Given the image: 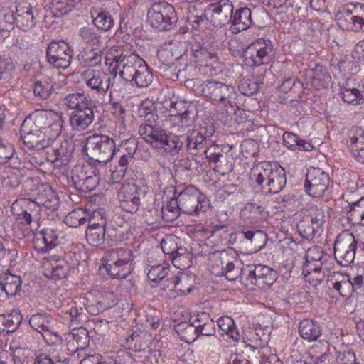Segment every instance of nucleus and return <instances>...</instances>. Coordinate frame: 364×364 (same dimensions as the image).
<instances>
[{
  "label": "nucleus",
  "instance_id": "1",
  "mask_svg": "<svg viewBox=\"0 0 364 364\" xmlns=\"http://www.w3.org/2000/svg\"><path fill=\"white\" fill-rule=\"evenodd\" d=\"M85 149L90 159L100 164H105L116 154V144L114 139L104 134H93L87 139Z\"/></svg>",
  "mask_w": 364,
  "mask_h": 364
},
{
  "label": "nucleus",
  "instance_id": "2",
  "mask_svg": "<svg viewBox=\"0 0 364 364\" xmlns=\"http://www.w3.org/2000/svg\"><path fill=\"white\" fill-rule=\"evenodd\" d=\"M25 194L34 196L35 203L51 212L58 209L60 199L58 194L46 183H40L33 178H28L24 184Z\"/></svg>",
  "mask_w": 364,
  "mask_h": 364
},
{
  "label": "nucleus",
  "instance_id": "3",
  "mask_svg": "<svg viewBox=\"0 0 364 364\" xmlns=\"http://www.w3.org/2000/svg\"><path fill=\"white\" fill-rule=\"evenodd\" d=\"M149 188L144 180L122 185L118 193L121 208L126 212L135 213L139 210L141 198H144Z\"/></svg>",
  "mask_w": 364,
  "mask_h": 364
},
{
  "label": "nucleus",
  "instance_id": "4",
  "mask_svg": "<svg viewBox=\"0 0 364 364\" xmlns=\"http://www.w3.org/2000/svg\"><path fill=\"white\" fill-rule=\"evenodd\" d=\"M176 198L182 210L188 215H199L207 208L206 198L194 186H188L178 194L176 192Z\"/></svg>",
  "mask_w": 364,
  "mask_h": 364
},
{
  "label": "nucleus",
  "instance_id": "5",
  "mask_svg": "<svg viewBox=\"0 0 364 364\" xmlns=\"http://www.w3.org/2000/svg\"><path fill=\"white\" fill-rule=\"evenodd\" d=\"M323 223V212L317 208H311L301 215L296 228L304 239L311 240L316 235H320Z\"/></svg>",
  "mask_w": 364,
  "mask_h": 364
},
{
  "label": "nucleus",
  "instance_id": "6",
  "mask_svg": "<svg viewBox=\"0 0 364 364\" xmlns=\"http://www.w3.org/2000/svg\"><path fill=\"white\" fill-rule=\"evenodd\" d=\"M74 151L73 144L67 139L60 144H50L43 149L41 155L45 159L51 163L54 168L61 169L69 166Z\"/></svg>",
  "mask_w": 364,
  "mask_h": 364
},
{
  "label": "nucleus",
  "instance_id": "7",
  "mask_svg": "<svg viewBox=\"0 0 364 364\" xmlns=\"http://www.w3.org/2000/svg\"><path fill=\"white\" fill-rule=\"evenodd\" d=\"M357 241L354 235L348 232L339 234L334 242V257L342 267H348L355 259Z\"/></svg>",
  "mask_w": 364,
  "mask_h": 364
},
{
  "label": "nucleus",
  "instance_id": "8",
  "mask_svg": "<svg viewBox=\"0 0 364 364\" xmlns=\"http://www.w3.org/2000/svg\"><path fill=\"white\" fill-rule=\"evenodd\" d=\"M242 279L259 288H269L277 280V272L266 265L257 264L241 269Z\"/></svg>",
  "mask_w": 364,
  "mask_h": 364
},
{
  "label": "nucleus",
  "instance_id": "9",
  "mask_svg": "<svg viewBox=\"0 0 364 364\" xmlns=\"http://www.w3.org/2000/svg\"><path fill=\"white\" fill-rule=\"evenodd\" d=\"M273 48L269 41L259 38L250 45L244 53L245 64L249 67L259 66L268 63Z\"/></svg>",
  "mask_w": 364,
  "mask_h": 364
},
{
  "label": "nucleus",
  "instance_id": "10",
  "mask_svg": "<svg viewBox=\"0 0 364 364\" xmlns=\"http://www.w3.org/2000/svg\"><path fill=\"white\" fill-rule=\"evenodd\" d=\"M48 62L58 69L68 68L72 60L73 49L64 41H52L46 49Z\"/></svg>",
  "mask_w": 364,
  "mask_h": 364
},
{
  "label": "nucleus",
  "instance_id": "11",
  "mask_svg": "<svg viewBox=\"0 0 364 364\" xmlns=\"http://www.w3.org/2000/svg\"><path fill=\"white\" fill-rule=\"evenodd\" d=\"M330 178L319 168H310L306 175L304 184L306 193L313 198L324 196L328 189Z\"/></svg>",
  "mask_w": 364,
  "mask_h": 364
},
{
  "label": "nucleus",
  "instance_id": "12",
  "mask_svg": "<svg viewBox=\"0 0 364 364\" xmlns=\"http://www.w3.org/2000/svg\"><path fill=\"white\" fill-rule=\"evenodd\" d=\"M31 125L30 119L23 121L20 129L21 137L28 148L39 151L42 155L43 149L49 145V139L45 132L31 127Z\"/></svg>",
  "mask_w": 364,
  "mask_h": 364
},
{
  "label": "nucleus",
  "instance_id": "13",
  "mask_svg": "<svg viewBox=\"0 0 364 364\" xmlns=\"http://www.w3.org/2000/svg\"><path fill=\"white\" fill-rule=\"evenodd\" d=\"M360 9L355 11L343 9L336 14L339 27L352 32H364V4H359Z\"/></svg>",
  "mask_w": 364,
  "mask_h": 364
},
{
  "label": "nucleus",
  "instance_id": "14",
  "mask_svg": "<svg viewBox=\"0 0 364 364\" xmlns=\"http://www.w3.org/2000/svg\"><path fill=\"white\" fill-rule=\"evenodd\" d=\"M54 319L48 314H36L31 316L29 324L41 334L46 342L55 343L60 340V336L55 331Z\"/></svg>",
  "mask_w": 364,
  "mask_h": 364
},
{
  "label": "nucleus",
  "instance_id": "15",
  "mask_svg": "<svg viewBox=\"0 0 364 364\" xmlns=\"http://www.w3.org/2000/svg\"><path fill=\"white\" fill-rule=\"evenodd\" d=\"M113 61L116 63L115 68L119 70V74L123 80L133 84V79L137 73L138 68L144 62L135 54L124 55L114 57Z\"/></svg>",
  "mask_w": 364,
  "mask_h": 364
},
{
  "label": "nucleus",
  "instance_id": "16",
  "mask_svg": "<svg viewBox=\"0 0 364 364\" xmlns=\"http://www.w3.org/2000/svg\"><path fill=\"white\" fill-rule=\"evenodd\" d=\"M203 95L213 101L220 102L228 100L231 104L230 99L235 94V87L220 82L207 80L201 85ZM232 106V105H230Z\"/></svg>",
  "mask_w": 364,
  "mask_h": 364
},
{
  "label": "nucleus",
  "instance_id": "17",
  "mask_svg": "<svg viewBox=\"0 0 364 364\" xmlns=\"http://www.w3.org/2000/svg\"><path fill=\"white\" fill-rule=\"evenodd\" d=\"M74 267L64 258L57 255H50L46 264L44 275L53 280H60L68 277Z\"/></svg>",
  "mask_w": 364,
  "mask_h": 364
},
{
  "label": "nucleus",
  "instance_id": "18",
  "mask_svg": "<svg viewBox=\"0 0 364 364\" xmlns=\"http://www.w3.org/2000/svg\"><path fill=\"white\" fill-rule=\"evenodd\" d=\"M233 4L230 0H219L210 4L207 12L210 14V21L214 25H225L232 21Z\"/></svg>",
  "mask_w": 364,
  "mask_h": 364
},
{
  "label": "nucleus",
  "instance_id": "19",
  "mask_svg": "<svg viewBox=\"0 0 364 364\" xmlns=\"http://www.w3.org/2000/svg\"><path fill=\"white\" fill-rule=\"evenodd\" d=\"M86 85L99 95H105L109 89L111 77L106 73L91 70L84 74Z\"/></svg>",
  "mask_w": 364,
  "mask_h": 364
},
{
  "label": "nucleus",
  "instance_id": "20",
  "mask_svg": "<svg viewBox=\"0 0 364 364\" xmlns=\"http://www.w3.org/2000/svg\"><path fill=\"white\" fill-rule=\"evenodd\" d=\"M328 286L332 291L337 292L341 297L346 300L353 295V287L350 278L348 274H343L339 272H333L328 276Z\"/></svg>",
  "mask_w": 364,
  "mask_h": 364
},
{
  "label": "nucleus",
  "instance_id": "21",
  "mask_svg": "<svg viewBox=\"0 0 364 364\" xmlns=\"http://www.w3.org/2000/svg\"><path fill=\"white\" fill-rule=\"evenodd\" d=\"M14 16L16 26L23 31H28L35 25V17L31 4L23 1L16 6Z\"/></svg>",
  "mask_w": 364,
  "mask_h": 364
},
{
  "label": "nucleus",
  "instance_id": "22",
  "mask_svg": "<svg viewBox=\"0 0 364 364\" xmlns=\"http://www.w3.org/2000/svg\"><path fill=\"white\" fill-rule=\"evenodd\" d=\"M205 134V128H200L199 131H193L190 134L183 135L186 149L195 155L205 150L208 144L210 143V136Z\"/></svg>",
  "mask_w": 364,
  "mask_h": 364
},
{
  "label": "nucleus",
  "instance_id": "23",
  "mask_svg": "<svg viewBox=\"0 0 364 364\" xmlns=\"http://www.w3.org/2000/svg\"><path fill=\"white\" fill-rule=\"evenodd\" d=\"M165 132L166 130L159 126L146 122L139 127V134L142 139L156 149H158L162 141Z\"/></svg>",
  "mask_w": 364,
  "mask_h": 364
},
{
  "label": "nucleus",
  "instance_id": "24",
  "mask_svg": "<svg viewBox=\"0 0 364 364\" xmlns=\"http://www.w3.org/2000/svg\"><path fill=\"white\" fill-rule=\"evenodd\" d=\"M77 35L83 44L94 50L103 48L105 43V38L102 37L95 28L90 26L80 28Z\"/></svg>",
  "mask_w": 364,
  "mask_h": 364
},
{
  "label": "nucleus",
  "instance_id": "25",
  "mask_svg": "<svg viewBox=\"0 0 364 364\" xmlns=\"http://www.w3.org/2000/svg\"><path fill=\"white\" fill-rule=\"evenodd\" d=\"M93 120V110L88 107L73 111L70 117V124L73 130L80 132L85 130Z\"/></svg>",
  "mask_w": 364,
  "mask_h": 364
},
{
  "label": "nucleus",
  "instance_id": "26",
  "mask_svg": "<svg viewBox=\"0 0 364 364\" xmlns=\"http://www.w3.org/2000/svg\"><path fill=\"white\" fill-rule=\"evenodd\" d=\"M90 14L92 23L97 30L108 32L113 28L114 20L109 11L101 8H93Z\"/></svg>",
  "mask_w": 364,
  "mask_h": 364
},
{
  "label": "nucleus",
  "instance_id": "27",
  "mask_svg": "<svg viewBox=\"0 0 364 364\" xmlns=\"http://www.w3.org/2000/svg\"><path fill=\"white\" fill-rule=\"evenodd\" d=\"M308 75L311 79V85L316 90L326 88L330 85L331 77L322 65L313 63L309 65Z\"/></svg>",
  "mask_w": 364,
  "mask_h": 364
},
{
  "label": "nucleus",
  "instance_id": "28",
  "mask_svg": "<svg viewBox=\"0 0 364 364\" xmlns=\"http://www.w3.org/2000/svg\"><path fill=\"white\" fill-rule=\"evenodd\" d=\"M183 145V135H177L166 131L163 136V140L159 144L158 149L164 150L166 153L175 155L180 152Z\"/></svg>",
  "mask_w": 364,
  "mask_h": 364
},
{
  "label": "nucleus",
  "instance_id": "29",
  "mask_svg": "<svg viewBox=\"0 0 364 364\" xmlns=\"http://www.w3.org/2000/svg\"><path fill=\"white\" fill-rule=\"evenodd\" d=\"M22 281L19 276L11 274L9 271L0 277V285L2 290L9 296H15L21 290Z\"/></svg>",
  "mask_w": 364,
  "mask_h": 364
},
{
  "label": "nucleus",
  "instance_id": "30",
  "mask_svg": "<svg viewBox=\"0 0 364 364\" xmlns=\"http://www.w3.org/2000/svg\"><path fill=\"white\" fill-rule=\"evenodd\" d=\"M252 11L247 7H240L236 9L233 13L232 18V25L235 26L237 31H245L252 25Z\"/></svg>",
  "mask_w": 364,
  "mask_h": 364
},
{
  "label": "nucleus",
  "instance_id": "31",
  "mask_svg": "<svg viewBox=\"0 0 364 364\" xmlns=\"http://www.w3.org/2000/svg\"><path fill=\"white\" fill-rule=\"evenodd\" d=\"M299 333L303 339L315 341L321 336V328L316 321L306 318L299 323Z\"/></svg>",
  "mask_w": 364,
  "mask_h": 364
},
{
  "label": "nucleus",
  "instance_id": "32",
  "mask_svg": "<svg viewBox=\"0 0 364 364\" xmlns=\"http://www.w3.org/2000/svg\"><path fill=\"white\" fill-rule=\"evenodd\" d=\"M101 268L104 269L112 278H126L133 269V267L130 264H123L122 262L114 261L109 262L105 257L102 259Z\"/></svg>",
  "mask_w": 364,
  "mask_h": 364
},
{
  "label": "nucleus",
  "instance_id": "33",
  "mask_svg": "<svg viewBox=\"0 0 364 364\" xmlns=\"http://www.w3.org/2000/svg\"><path fill=\"white\" fill-rule=\"evenodd\" d=\"M283 144L288 149L296 151H311L313 146L299 136L289 132H284L282 136Z\"/></svg>",
  "mask_w": 364,
  "mask_h": 364
},
{
  "label": "nucleus",
  "instance_id": "34",
  "mask_svg": "<svg viewBox=\"0 0 364 364\" xmlns=\"http://www.w3.org/2000/svg\"><path fill=\"white\" fill-rule=\"evenodd\" d=\"M168 189H169L170 192H173V196L167 201L166 204L162 207L161 213L165 220L172 222L179 217L182 210L176 198L175 187L171 186L168 187Z\"/></svg>",
  "mask_w": 364,
  "mask_h": 364
},
{
  "label": "nucleus",
  "instance_id": "35",
  "mask_svg": "<svg viewBox=\"0 0 364 364\" xmlns=\"http://www.w3.org/2000/svg\"><path fill=\"white\" fill-rule=\"evenodd\" d=\"M105 259L112 262L114 261L122 262L123 264H130L133 267V254L132 252L126 247H119L107 250L105 256Z\"/></svg>",
  "mask_w": 364,
  "mask_h": 364
},
{
  "label": "nucleus",
  "instance_id": "36",
  "mask_svg": "<svg viewBox=\"0 0 364 364\" xmlns=\"http://www.w3.org/2000/svg\"><path fill=\"white\" fill-rule=\"evenodd\" d=\"M85 238L92 246H104L105 241H107L106 227H102V224H100L97 227L87 228L85 231Z\"/></svg>",
  "mask_w": 364,
  "mask_h": 364
},
{
  "label": "nucleus",
  "instance_id": "37",
  "mask_svg": "<svg viewBox=\"0 0 364 364\" xmlns=\"http://www.w3.org/2000/svg\"><path fill=\"white\" fill-rule=\"evenodd\" d=\"M55 82L48 76H42L33 85V92L36 97L41 100L48 99L52 94Z\"/></svg>",
  "mask_w": 364,
  "mask_h": 364
},
{
  "label": "nucleus",
  "instance_id": "38",
  "mask_svg": "<svg viewBox=\"0 0 364 364\" xmlns=\"http://www.w3.org/2000/svg\"><path fill=\"white\" fill-rule=\"evenodd\" d=\"M276 166V164L269 162H263L257 166L254 171L256 183L259 186L265 183V186L267 188Z\"/></svg>",
  "mask_w": 364,
  "mask_h": 364
},
{
  "label": "nucleus",
  "instance_id": "39",
  "mask_svg": "<svg viewBox=\"0 0 364 364\" xmlns=\"http://www.w3.org/2000/svg\"><path fill=\"white\" fill-rule=\"evenodd\" d=\"M161 1L154 3L147 11V19L153 28H156L161 31H167V25L162 21L163 14L161 12Z\"/></svg>",
  "mask_w": 364,
  "mask_h": 364
},
{
  "label": "nucleus",
  "instance_id": "40",
  "mask_svg": "<svg viewBox=\"0 0 364 364\" xmlns=\"http://www.w3.org/2000/svg\"><path fill=\"white\" fill-rule=\"evenodd\" d=\"M241 233L247 240V242L250 243L252 250L255 252L260 250L266 245L267 235L262 230H242Z\"/></svg>",
  "mask_w": 364,
  "mask_h": 364
},
{
  "label": "nucleus",
  "instance_id": "41",
  "mask_svg": "<svg viewBox=\"0 0 364 364\" xmlns=\"http://www.w3.org/2000/svg\"><path fill=\"white\" fill-rule=\"evenodd\" d=\"M174 330L181 337V340L186 343H192L198 338L196 331L191 320L188 322L183 321L174 326Z\"/></svg>",
  "mask_w": 364,
  "mask_h": 364
},
{
  "label": "nucleus",
  "instance_id": "42",
  "mask_svg": "<svg viewBox=\"0 0 364 364\" xmlns=\"http://www.w3.org/2000/svg\"><path fill=\"white\" fill-rule=\"evenodd\" d=\"M53 114L50 112L40 111L34 113L33 117L26 118V119H30L31 127H36L46 134V130L53 120Z\"/></svg>",
  "mask_w": 364,
  "mask_h": 364
},
{
  "label": "nucleus",
  "instance_id": "43",
  "mask_svg": "<svg viewBox=\"0 0 364 364\" xmlns=\"http://www.w3.org/2000/svg\"><path fill=\"white\" fill-rule=\"evenodd\" d=\"M22 316L20 313L13 311L8 314H0V330L14 331L20 325Z\"/></svg>",
  "mask_w": 364,
  "mask_h": 364
},
{
  "label": "nucleus",
  "instance_id": "44",
  "mask_svg": "<svg viewBox=\"0 0 364 364\" xmlns=\"http://www.w3.org/2000/svg\"><path fill=\"white\" fill-rule=\"evenodd\" d=\"M270 179L271 181L267 187V191L272 193H277L281 191L287 183L284 169L277 166Z\"/></svg>",
  "mask_w": 364,
  "mask_h": 364
},
{
  "label": "nucleus",
  "instance_id": "45",
  "mask_svg": "<svg viewBox=\"0 0 364 364\" xmlns=\"http://www.w3.org/2000/svg\"><path fill=\"white\" fill-rule=\"evenodd\" d=\"M72 180L75 187L82 192H90L94 190L99 183V178L96 176H73Z\"/></svg>",
  "mask_w": 364,
  "mask_h": 364
},
{
  "label": "nucleus",
  "instance_id": "46",
  "mask_svg": "<svg viewBox=\"0 0 364 364\" xmlns=\"http://www.w3.org/2000/svg\"><path fill=\"white\" fill-rule=\"evenodd\" d=\"M89 102L85 95L80 92L69 94L64 99V105L75 110L88 107Z\"/></svg>",
  "mask_w": 364,
  "mask_h": 364
},
{
  "label": "nucleus",
  "instance_id": "47",
  "mask_svg": "<svg viewBox=\"0 0 364 364\" xmlns=\"http://www.w3.org/2000/svg\"><path fill=\"white\" fill-rule=\"evenodd\" d=\"M279 88L284 93L290 92V96L292 97H301L304 92L303 83L294 77H289L284 80Z\"/></svg>",
  "mask_w": 364,
  "mask_h": 364
},
{
  "label": "nucleus",
  "instance_id": "48",
  "mask_svg": "<svg viewBox=\"0 0 364 364\" xmlns=\"http://www.w3.org/2000/svg\"><path fill=\"white\" fill-rule=\"evenodd\" d=\"M348 219L353 223H360L364 225V198L352 204H349Z\"/></svg>",
  "mask_w": 364,
  "mask_h": 364
},
{
  "label": "nucleus",
  "instance_id": "49",
  "mask_svg": "<svg viewBox=\"0 0 364 364\" xmlns=\"http://www.w3.org/2000/svg\"><path fill=\"white\" fill-rule=\"evenodd\" d=\"M153 81V75L145 62L143 63L133 79V84L138 87H146Z\"/></svg>",
  "mask_w": 364,
  "mask_h": 364
},
{
  "label": "nucleus",
  "instance_id": "50",
  "mask_svg": "<svg viewBox=\"0 0 364 364\" xmlns=\"http://www.w3.org/2000/svg\"><path fill=\"white\" fill-rule=\"evenodd\" d=\"M163 14L162 21L168 26L167 31H170L175 26L178 21V16L173 5L166 1H161Z\"/></svg>",
  "mask_w": 364,
  "mask_h": 364
},
{
  "label": "nucleus",
  "instance_id": "51",
  "mask_svg": "<svg viewBox=\"0 0 364 364\" xmlns=\"http://www.w3.org/2000/svg\"><path fill=\"white\" fill-rule=\"evenodd\" d=\"M193 55L198 62H208L215 58V54L210 48L205 43H195L191 48Z\"/></svg>",
  "mask_w": 364,
  "mask_h": 364
},
{
  "label": "nucleus",
  "instance_id": "52",
  "mask_svg": "<svg viewBox=\"0 0 364 364\" xmlns=\"http://www.w3.org/2000/svg\"><path fill=\"white\" fill-rule=\"evenodd\" d=\"M33 248L38 252H46L54 248L48 238L46 230L35 234L33 239Z\"/></svg>",
  "mask_w": 364,
  "mask_h": 364
},
{
  "label": "nucleus",
  "instance_id": "53",
  "mask_svg": "<svg viewBox=\"0 0 364 364\" xmlns=\"http://www.w3.org/2000/svg\"><path fill=\"white\" fill-rule=\"evenodd\" d=\"M87 221V213L81 208H76L69 213L65 217L64 222L72 228H77L84 225Z\"/></svg>",
  "mask_w": 364,
  "mask_h": 364
},
{
  "label": "nucleus",
  "instance_id": "54",
  "mask_svg": "<svg viewBox=\"0 0 364 364\" xmlns=\"http://www.w3.org/2000/svg\"><path fill=\"white\" fill-rule=\"evenodd\" d=\"M214 170L224 176L233 170V158L229 154H224L221 157L213 161Z\"/></svg>",
  "mask_w": 364,
  "mask_h": 364
},
{
  "label": "nucleus",
  "instance_id": "55",
  "mask_svg": "<svg viewBox=\"0 0 364 364\" xmlns=\"http://www.w3.org/2000/svg\"><path fill=\"white\" fill-rule=\"evenodd\" d=\"M103 50L102 48L100 50H91L82 55L80 63L84 67H95L100 65L102 60Z\"/></svg>",
  "mask_w": 364,
  "mask_h": 364
},
{
  "label": "nucleus",
  "instance_id": "56",
  "mask_svg": "<svg viewBox=\"0 0 364 364\" xmlns=\"http://www.w3.org/2000/svg\"><path fill=\"white\" fill-rule=\"evenodd\" d=\"M188 277L186 274H181L179 276H174L167 278L165 282H168L167 288L171 291H181L183 294H189L192 291L193 285H190L187 289H182L180 287L181 283L187 282Z\"/></svg>",
  "mask_w": 364,
  "mask_h": 364
},
{
  "label": "nucleus",
  "instance_id": "57",
  "mask_svg": "<svg viewBox=\"0 0 364 364\" xmlns=\"http://www.w3.org/2000/svg\"><path fill=\"white\" fill-rule=\"evenodd\" d=\"M171 260L175 267L184 269L190 267L191 255L186 247H181Z\"/></svg>",
  "mask_w": 364,
  "mask_h": 364
},
{
  "label": "nucleus",
  "instance_id": "58",
  "mask_svg": "<svg viewBox=\"0 0 364 364\" xmlns=\"http://www.w3.org/2000/svg\"><path fill=\"white\" fill-rule=\"evenodd\" d=\"M74 5L68 0H51L50 9L55 17H60L71 12Z\"/></svg>",
  "mask_w": 364,
  "mask_h": 364
},
{
  "label": "nucleus",
  "instance_id": "59",
  "mask_svg": "<svg viewBox=\"0 0 364 364\" xmlns=\"http://www.w3.org/2000/svg\"><path fill=\"white\" fill-rule=\"evenodd\" d=\"M349 147L353 153L364 148V130L359 127L353 128L350 133Z\"/></svg>",
  "mask_w": 364,
  "mask_h": 364
},
{
  "label": "nucleus",
  "instance_id": "60",
  "mask_svg": "<svg viewBox=\"0 0 364 364\" xmlns=\"http://www.w3.org/2000/svg\"><path fill=\"white\" fill-rule=\"evenodd\" d=\"M231 258V256L229 255L225 250L222 251L214 252L210 256V260L212 262L213 269H220V272H223L229 259Z\"/></svg>",
  "mask_w": 364,
  "mask_h": 364
},
{
  "label": "nucleus",
  "instance_id": "61",
  "mask_svg": "<svg viewBox=\"0 0 364 364\" xmlns=\"http://www.w3.org/2000/svg\"><path fill=\"white\" fill-rule=\"evenodd\" d=\"M260 84L255 79H243L240 81L238 89L242 95L250 96L257 92Z\"/></svg>",
  "mask_w": 364,
  "mask_h": 364
},
{
  "label": "nucleus",
  "instance_id": "62",
  "mask_svg": "<svg viewBox=\"0 0 364 364\" xmlns=\"http://www.w3.org/2000/svg\"><path fill=\"white\" fill-rule=\"evenodd\" d=\"M328 343L327 342L316 345L312 348L313 353H315L311 358L316 364L324 363L328 358Z\"/></svg>",
  "mask_w": 364,
  "mask_h": 364
},
{
  "label": "nucleus",
  "instance_id": "63",
  "mask_svg": "<svg viewBox=\"0 0 364 364\" xmlns=\"http://www.w3.org/2000/svg\"><path fill=\"white\" fill-rule=\"evenodd\" d=\"M129 224L125 223L124 225H119V228H109L107 230V241L119 242L123 240L128 232Z\"/></svg>",
  "mask_w": 364,
  "mask_h": 364
},
{
  "label": "nucleus",
  "instance_id": "64",
  "mask_svg": "<svg viewBox=\"0 0 364 364\" xmlns=\"http://www.w3.org/2000/svg\"><path fill=\"white\" fill-rule=\"evenodd\" d=\"M199 12V16L191 15V17H187V22L196 30L205 27L210 21V14L207 11Z\"/></svg>",
  "mask_w": 364,
  "mask_h": 364
}]
</instances>
